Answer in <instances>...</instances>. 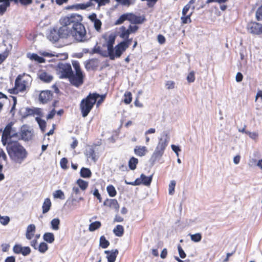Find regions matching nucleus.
<instances>
[{"instance_id":"0e129e2a","label":"nucleus","mask_w":262,"mask_h":262,"mask_svg":"<svg viewBox=\"0 0 262 262\" xmlns=\"http://www.w3.org/2000/svg\"><path fill=\"white\" fill-rule=\"evenodd\" d=\"M93 195L97 198V199L99 200V202L100 203L102 202V198L99 192V191L97 189H95L93 192Z\"/></svg>"},{"instance_id":"052dcab7","label":"nucleus","mask_w":262,"mask_h":262,"mask_svg":"<svg viewBox=\"0 0 262 262\" xmlns=\"http://www.w3.org/2000/svg\"><path fill=\"white\" fill-rule=\"evenodd\" d=\"M166 87L167 89H173L174 88L175 83L173 81H167L165 84Z\"/></svg>"},{"instance_id":"4c0bfd02","label":"nucleus","mask_w":262,"mask_h":262,"mask_svg":"<svg viewBox=\"0 0 262 262\" xmlns=\"http://www.w3.org/2000/svg\"><path fill=\"white\" fill-rule=\"evenodd\" d=\"M107 192L111 197H114L116 195L117 191L114 186L112 185H109L106 187Z\"/></svg>"},{"instance_id":"7c9ffc66","label":"nucleus","mask_w":262,"mask_h":262,"mask_svg":"<svg viewBox=\"0 0 262 262\" xmlns=\"http://www.w3.org/2000/svg\"><path fill=\"white\" fill-rule=\"evenodd\" d=\"M30 59L39 63H45L46 62V59L44 58L38 56L35 53L32 54L30 56Z\"/></svg>"},{"instance_id":"8fccbe9b","label":"nucleus","mask_w":262,"mask_h":262,"mask_svg":"<svg viewBox=\"0 0 262 262\" xmlns=\"http://www.w3.org/2000/svg\"><path fill=\"white\" fill-rule=\"evenodd\" d=\"M176 185L175 181H171L169 184V194L170 195L173 194L174 192V188Z\"/></svg>"},{"instance_id":"a878e982","label":"nucleus","mask_w":262,"mask_h":262,"mask_svg":"<svg viewBox=\"0 0 262 262\" xmlns=\"http://www.w3.org/2000/svg\"><path fill=\"white\" fill-rule=\"evenodd\" d=\"M124 232V227L121 225H117L113 229V233L118 237H121L123 235Z\"/></svg>"},{"instance_id":"a211bd4d","label":"nucleus","mask_w":262,"mask_h":262,"mask_svg":"<svg viewBox=\"0 0 262 262\" xmlns=\"http://www.w3.org/2000/svg\"><path fill=\"white\" fill-rule=\"evenodd\" d=\"M104 253L106 254V258L108 262H115L119 253L117 249L112 250H106Z\"/></svg>"},{"instance_id":"09e8293b","label":"nucleus","mask_w":262,"mask_h":262,"mask_svg":"<svg viewBox=\"0 0 262 262\" xmlns=\"http://www.w3.org/2000/svg\"><path fill=\"white\" fill-rule=\"evenodd\" d=\"M48 249V245L44 242L41 243L38 246V250L41 253H45Z\"/></svg>"},{"instance_id":"3c124183","label":"nucleus","mask_w":262,"mask_h":262,"mask_svg":"<svg viewBox=\"0 0 262 262\" xmlns=\"http://www.w3.org/2000/svg\"><path fill=\"white\" fill-rule=\"evenodd\" d=\"M68 163V161L66 158H62L60 161V165L61 167L63 169H66L68 168L67 164Z\"/></svg>"},{"instance_id":"4d7b16f0","label":"nucleus","mask_w":262,"mask_h":262,"mask_svg":"<svg viewBox=\"0 0 262 262\" xmlns=\"http://www.w3.org/2000/svg\"><path fill=\"white\" fill-rule=\"evenodd\" d=\"M178 250L179 254L180 257L182 258H185L186 256V254L185 253V252L184 251V250H183L182 247L180 245H178Z\"/></svg>"},{"instance_id":"aec40b11","label":"nucleus","mask_w":262,"mask_h":262,"mask_svg":"<svg viewBox=\"0 0 262 262\" xmlns=\"http://www.w3.org/2000/svg\"><path fill=\"white\" fill-rule=\"evenodd\" d=\"M35 229L36 227L34 224H30L27 227L26 236L28 239L32 238L35 232Z\"/></svg>"},{"instance_id":"6e6d98bb","label":"nucleus","mask_w":262,"mask_h":262,"mask_svg":"<svg viewBox=\"0 0 262 262\" xmlns=\"http://www.w3.org/2000/svg\"><path fill=\"white\" fill-rule=\"evenodd\" d=\"M106 98V95H100V96L98 97V98H99L98 100H97L96 101V105L97 107L99 106V105L104 101L105 99Z\"/></svg>"},{"instance_id":"39448f33","label":"nucleus","mask_w":262,"mask_h":262,"mask_svg":"<svg viewBox=\"0 0 262 262\" xmlns=\"http://www.w3.org/2000/svg\"><path fill=\"white\" fill-rule=\"evenodd\" d=\"M13 123H9L3 130L1 142L3 146H5L10 143L15 141L12 138L17 136L16 133H12Z\"/></svg>"},{"instance_id":"72a5a7b5","label":"nucleus","mask_w":262,"mask_h":262,"mask_svg":"<svg viewBox=\"0 0 262 262\" xmlns=\"http://www.w3.org/2000/svg\"><path fill=\"white\" fill-rule=\"evenodd\" d=\"M110 245V242L107 241L104 235L100 237L99 246L103 249H105Z\"/></svg>"},{"instance_id":"412c9836","label":"nucleus","mask_w":262,"mask_h":262,"mask_svg":"<svg viewBox=\"0 0 262 262\" xmlns=\"http://www.w3.org/2000/svg\"><path fill=\"white\" fill-rule=\"evenodd\" d=\"M147 152V149L145 146H137L134 149V152L139 157L145 155Z\"/></svg>"},{"instance_id":"4be33fe9","label":"nucleus","mask_w":262,"mask_h":262,"mask_svg":"<svg viewBox=\"0 0 262 262\" xmlns=\"http://www.w3.org/2000/svg\"><path fill=\"white\" fill-rule=\"evenodd\" d=\"M51 206V200L49 198L45 199L42 206V213H47L50 210Z\"/></svg>"},{"instance_id":"9d476101","label":"nucleus","mask_w":262,"mask_h":262,"mask_svg":"<svg viewBox=\"0 0 262 262\" xmlns=\"http://www.w3.org/2000/svg\"><path fill=\"white\" fill-rule=\"evenodd\" d=\"M247 31L253 35L262 34V24L256 21H250L247 26Z\"/></svg>"},{"instance_id":"c85d7f7f","label":"nucleus","mask_w":262,"mask_h":262,"mask_svg":"<svg viewBox=\"0 0 262 262\" xmlns=\"http://www.w3.org/2000/svg\"><path fill=\"white\" fill-rule=\"evenodd\" d=\"M125 20L129 21V13H125L121 15L119 18L115 21L116 25H121L123 23Z\"/></svg>"},{"instance_id":"774afa93","label":"nucleus","mask_w":262,"mask_h":262,"mask_svg":"<svg viewBox=\"0 0 262 262\" xmlns=\"http://www.w3.org/2000/svg\"><path fill=\"white\" fill-rule=\"evenodd\" d=\"M190 4H187V5H186L183 10H182V15H185L187 14L188 11H189V10L190 9Z\"/></svg>"},{"instance_id":"79ce46f5","label":"nucleus","mask_w":262,"mask_h":262,"mask_svg":"<svg viewBox=\"0 0 262 262\" xmlns=\"http://www.w3.org/2000/svg\"><path fill=\"white\" fill-rule=\"evenodd\" d=\"M49 38L50 40L53 42H56L58 41L59 38H60L59 33H57L55 31L54 32H51L49 36Z\"/></svg>"},{"instance_id":"423d86ee","label":"nucleus","mask_w":262,"mask_h":262,"mask_svg":"<svg viewBox=\"0 0 262 262\" xmlns=\"http://www.w3.org/2000/svg\"><path fill=\"white\" fill-rule=\"evenodd\" d=\"M168 142L169 140L167 135L165 138H161L159 139L155 150L151 156L152 159L154 161L159 159L163 156L165 149L168 145Z\"/></svg>"},{"instance_id":"ddd939ff","label":"nucleus","mask_w":262,"mask_h":262,"mask_svg":"<svg viewBox=\"0 0 262 262\" xmlns=\"http://www.w3.org/2000/svg\"><path fill=\"white\" fill-rule=\"evenodd\" d=\"M20 136L21 139L24 141H29L32 139L33 136V132L26 126L21 128L20 131Z\"/></svg>"},{"instance_id":"0eeeda50","label":"nucleus","mask_w":262,"mask_h":262,"mask_svg":"<svg viewBox=\"0 0 262 262\" xmlns=\"http://www.w3.org/2000/svg\"><path fill=\"white\" fill-rule=\"evenodd\" d=\"M57 71L60 75V78H69L72 75L73 72L71 64L63 62H60L58 64Z\"/></svg>"},{"instance_id":"2f4dec72","label":"nucleus","mask_w":262,"mask_h":262,"mask_svg":"<svg viewBox=\"0 0 262 262\" xmlns=\"http://www.w3.org/2000/svg\"><path fill=\"white\" fill-rule=\"evenodd\" d=\"M43 238L44 241L49 243H52L55 240L54 234L51 232L45 233L43 236Z\"/></svg>"},{"instance_id":"5701e85b","label":"nucleus","mask_w":262,"mask_h":262,"mask_svg":"<svg viewBox=\"0 0 262 262\" xmlns=\"http://www.w3.org/2000/svg\"><path fill=\"white\" fill-rule=\"evenodd\" d=\"M39 78L41 80L45 82H50L53 79L52 76L48 74L47 72L41 71L39 74Z\"/></svg>"},{"instance_id":"ea45409f","label":"nucleus","mask_w":262,"mask_h":262,"mask_svg":"<svg viewBox=\"0 0 262 262\" xmlns=\"http://www.w3.org/2000/svg\"><path fill=\"white\" fill-rule=\"evenodd\" d=\"M192 12H191L188 15H183L182 16V17H181V20L182 21V24H188V23H190L191 22V16L192 15Z\"/></svg>"},{"instance_id":"bb28decb","label":"nucleus","mask_w":262,"mask_h":262,"mask_svg":"<svg viewBox=\"0 0 262 262\" xmlns=\"http://www.w3.org/2000/svg\"><path fill=\"white\" fill-rule=\"evenodd\" d=\"M139 160L137 158L134 157L130 158L128 161V167L129 169L132 170L136 169Z\"/></svg>"},{"instance_id":"864d4df0","label":"nucleus","mask_w":262,"mask_h":262,"mask_svg":"<svg viewBox=\"0 0 262 262\" xmlns=\"http://www.w3.org/2000/svg\"><path fill=\"white\" fill-rule=\"evenodd\" d=\"M94 27L97 31H99L101 30L102 23L100 19H98L94 21Z\"/></svg>"},{"instance_id":"13d9d810","label":"nucleus","mask_w":262,"mask_h":262,"mask_svg":"<svg viewBox=\"0 0 262 262\" xmlns=\"http://www.w3.org/2000/svg\"><path fill=\"white\" fill-rule=\"evenodd\" d=\"M9 221L10 219L7 216L0 217V222L4 225H7L9 223Z\"/></svg>"},{"instance_id":"e433bc0d","label":"nucleus","mask_w":262,"mask_h":262,"mask_svg":"<svg viewBox=\"0 0 262 262\" xmlns=\"http://www.w3.org/2000/svg\"><path fill=\"white\" fill-rule=\"evenodd\" d=\"M132 101V94L130 92L127 91L124 94L123 102L126 104H129Z\"/></svg>"},{"instance_id":"f257e3e1","label":"nucleus","mask_w":262,"mask_h":262,"mask_svg":"<svg viewBox=\"0 0 262 262\" xmlns=\"http://www.w3.org/2000/svg\"><path fill=\"white\" fill-rule=\"evenodd\" d=\"M82 21V17L76 14L61 18L60 23L62 26L58 30L60 38H68L72 36L78 41H84L86 30Z\"/></svg>"},{"instance_id":"6e6552de","label":"nucleus","mask_w":262,"mask_h":262,"mask_svg":"<svg viewBox=\"0 0 262 262\" xmlns=\"http://www.w3.org/2000/svg\"><path fill=\"white\" fill-rule=\"evenodd\" d=\"M125 46V45L122 42L116 45L115 48H113L111 52H108L110 58L111 60H114L116 58L120 57L122 53L127 49Z\"/></svg>"},{"instance_id":"5fc2aeb1","label":"nucleus","mask_w":262,"mask_h":262,"mask_svg":"<svg viewBox=\"0 0 262 262\" xmlns=\"http://www.w3.org/2000/svg\"><path fill=\"white\" fill-rule=\"evenodd\" d=\"M21 253L24 256H27L31 253V249L29 247H22Z\"/></svg>"},{"instance_id":"69168bd1","label":"nucleus","mask_w":262,"mask_h":262,"mask_svg":"<svg viewBox=\"0 0 262 262\" xmlns=\"http://www.w3.org/2000/svg\"><path fill=\"white\" fill-rule=\"evenodd\" d=\"M73 67L75 70V73H82L79 63L75 62L73 64Z\"/></svg>"},{"instance_id":"bf43d9fd","label":"nucleus","mask_w":262,"mask_h":262,"mask_svg":"<svg viewBox=\"0 0 262 262\" xmlns=\"http://www.w3.org/2000/svg\"><path fill=\"white\" fill-rule=\"evenodd\" d=\"M128 29L129 31L130 32V34L135 33L139 29V27L136 25H134V26L129 25Z\"/></svg>"},{"instance_id":"e2e57ef3","label":"nucleus","mask_w":262,"mask_h":262,"mask_svg":"<svg viewBox=\"0 0 262 262\" xmlns=\"http://www.w3.org/2000/svg\"><path fill=\"white\" fill-rule=\"evenodd\" d=\"M22 247L19 245H15L13 247V251L15 253L19 254L21 253Z\"/></svg>"},{"instance_id":"9b49d317","label":"nucleus","mask_w":262,"mask_h":262,"mask_svg":"<svg viewBox=\"0 0 262 262\" xmlns=\"http://www.w3.org/2000/svg\"><path fill=\"white\" fill-rule=\"evenodd\" d=\"M84 75L83 73H75L72 72V75L68 78L70 83L74 86L78 87L83 83Z\"/></svg>"},{"instance_id":"a18cd8bd","label":"nucleus","mask_w":262,"mask_h":262,"mask_svg":"<svg viewBox=\"0 0 262 262\" xmlns=\"http://www.w3.org/2000/svg\"><path fill=\"white\" fill-rule=\"evenodd\" d=\"M255 18L257 21L262 20V5L257 8L255 12Z\"/></svg>"},{"instance_id":"1a4fd4ad","label":"nucleus","mask_w":262,"mask_h":262,"mask_svg":"<svg viewBox=\"0 0 262 262\" xmlns=\"http://www.w3.org/2000/svg\"><path fill=\"white\" fill-rule=\"evenodd\" d=\"M152 181V176L150 177H146L144 174L142 173L140 175V178H137L134 182H127L125 181V184L130 185L132 186H137L143 184L145 186H149L150 185Z\"/></svg>"},{"instance_id":"c756f323","label":"nucleus","mask_w":262,"mask_h":262,"mask_svg":"<svg viewBox=\"0 0 262 262\" xmlns=\"http://www.w3.org/2000/svg\"><path fill=\"white\" fill-rule=\"evenodd\" d=\"M101 226V223L100 221H95L90 224L89 227V230L91 232H93L98 229Z\"/></svg>"},{"instance_id":"58836bf2","label":"nucleus","mask_w":262,"mask_h":262,"mask_svg":"<svg viewBox=\"0 0 262 262\" xmlns=\"http://www.w3.org/2000/svg\"><path fill=\"white\" fill-rule=\"evenodd\" d=\"M60 220L59 219L55 218L51 222V228L53 230H57L59 228Z\"/></svg>"},{"instance_id":"603ef678","label":"nucleus","mask_w":262,"mask_h":262,"mask_svg":"<svg viewBox=\"0 0 262 262\" xmlns=\"http://www.w3.org/2000/svg\"><path fill=\"white\" fill-rule=\"evenodd\" d=\"M195 74L193 71L190 72L187 75V80L189 82H193L195 80Z\"/></svg>"},{"instance_id":"f704fd0d","label":"nucleus","mask_w":262,"mask_h":262,"mask_svg":"<svg viewBox=\"0 0 262 262\" xmlns=\"http://www.w3.org/2000/svg\"><path fill=\"white\" fill-rule=\"evenodd\" d=\"M76 184L82 190H85V189H86L89 186V183L88 182L81 179H79L78 180H77Z\"/></svg>"},{"instance_id":"cd10ccee","label":"nucleus","mask_w":262,"mask_h":262,"mask_svg":"<svg viewBox=\"0 0 262 262\" xmlns=\"http://www.w3.org/2000/svg\"><path fill=\"white\" fill-rule=\"evenodd\" d=\"M80 176L84 178H90L92 176L91 171L89 168L82 167L80 170Z\"/></svg>"},{"instance_id":"f3484780","label":"nucleus","mask_w":262,"mask_h":262,"mask_svg":"<svg viewBox=\"0 0 262 262\" xmlns=\"http://www.w3.org/2000/svg\"><path fill=\"white\" fill-rule=\"evenodd\" d=\"M104 206H107L109 208L114 209L116 211L118 212L119 209V204L116 199H107L103 203Z\"/></svg>"},{"instance_id":"20e7f679","label":"nucleus","mask_w":262,"mask_h":262,"mask_svg":"<svg viewBox=\"0 0 262 262\" xmlns=\"http://www.w3.org/2000/svg\"><path fill=\"white\" fill-rule=\"evenodd\" d=\"M100 94L97 93H89L84 98L82 99L79 104L81 115L86 117L92 111Z\"/></svg>"},{"instance_id":"37998d69","label":"nucleus","mask_w":262,"mask_h":262,"mask_svg":"<svg viewBox=\"0 0 262 262\" xmlns=\"http://www.w3.org/2000/svg\"><path fill=\"white\" fill-rule=\"evenodd\" d=\"M2 158L5 162H7L8 161L7 156L2 148H0V158ZM3 168V165L0 163V172L2 171Z\"/></svg>"},{"instance_id":"a19ab883","label":"nucleus","mask_w":262,"mask_h":262,"mask_svg":"<svg viewBox=\"0 0 262 262\" xmlns=\"http://www.w3.org/2000/svg\"><path fill=\"white\" fill-rule=\"evenodd\" d=\"M119 4L122 6H129L130 5L134 4L135 0H115Z\"/></svg>"},{"instance_id":"6ab92c4d","label":"nucleus","mask_w":262,"mask_h":262,"mask_svg":"<svg viewBox=\"0 0 262 262\" xmlns=\"http://www.w3.org/2000/svg\"><path fill=\"white\" fill-rule=\"evenodd\" d=\"M85 156L89 159H91L93 161L96 162L98 159V156L96 154L93 147L90 148L85 153Z\"/></svg>"},{"instance_id":"de8ad7c7","label":"nucleus","mask_w":262,"mask_h":262,"mask_svg":"<svg viewBox=\"0 0 262 262\" xmlns=\"http://www.w3.org/2000/svg\"><path fill=\"white\" fill-rule=\"evenodd\" d=\"M190 238L191 241L194 242H199L202 239V235L200 233L192 234L190 235Z\"/></svg>"},{"instance_id":"473e14b6","label":"nucleus","mask_w":262,"mask_h":262,"mask_svg":"<svg viewBox=\"0 0 262 262\" xmlns=\"http://www.w3.org/2000/svg\"><path fill=\"white\" fill-rule=\"evenodd\" d=\"M35 120L38 123L41 130L43 133L45 132L47 125L46 122L44 120L38 117H36Z\"/></svg>"},{"instance_id":"7ed1b4c3","label":"nucleus","mask_w":262,"mask_h":262,"mask_svg":"<svg viewBox=\"0 0 262 262\" xmlns=\"http://www.w3.org/2000/svg\"><path fill=\"white\" fill-rule=\"evenodd\" d=\"M31 81V77L26 74H19L15 79L14 86L8 90V92L11 94H17L19 93H23L29 87Z\"/></svg>"},{"instance_id":"49530a36","label":"nucleus","mask_w":262,"mask_h":262,"mask_svg":"<svg viewBox=\"0 0 262 262\" xmlns=\"http://www.w3.org/2000/svg\"><path fill=\"white\" fill-rule=\"evenodd\" d=\"M53 196L54 198L64 199V194L61 190H56L53 193Z\"/></svg>"},{"instance_id":"c9c22d12","label":"nucleus","mask_w":262,"mask_h":262,"mask_svg":"<svg viewBox=\"0 0 262 262\" xmlns=\"http://www.w3.org/2000/svg\"><path fill=\"white\" fill-rule=\"evenodd\" d=\"M92 1H94L97 3L98 0H90V2H89L86 3L77 4L76 6V7L78 9H81V10L85 9L88 8V7L92 6V2H91Z\"/></svg>"},{"instance_id":"b1692460","label":"nucleus","mask_w":262,"mask_h":262,"mask_svg":"<svg viewBox=\"0 0 262 262\" xmlns=\"http://www.w3.org/2000/svg\"><path fill=\"white\" fill-rule=\"evenodd\" d=\"M89 53L91 55L94 54H98L103 56H107L106 53L101 50L100 46L98 45V43H97L94 48L91 49V50L89 52Z\"/></svg>"},{"instance_id":"c03bdc74","label":"nucleus","mask_w":262,"mask_h":262,"mask_svg":"<svg viewBox=\"0 0 262 262\" xmlns=\"http://www.w3.org/2000/svg\"><path fill=\"white\" fill-rule=\"evenodd\" d=\"M15 4H18L19 3L23 6H28L32 4V0H15L12 1Z\"/></svg>"},{"instance_id":"338daca9","label":"nucleus","mask_w":262,"mask_h":262,"mask_svg":"<svg viewBox=\"0 0 262 262\" xmlns=\"http://www.w3.org/2000/svg\"><path fill=\"white\" fill-rule=\"evenodd\" d=\"M158 41L160 44H163L165 42L166 39L165 37L161 34H159L157 37Z\"/></svg>"},{"instance_id":"f8f14e48","label":"nucleus","mask_w":262,"mask_h":262,"mask_svg":"<svg viewBox=\"0 0 262 262\" xmlns=\"http://www.w3.org/2000/svg\"><path fill=\"white\" fill-rule=\"evenodd\" d=\"M53 93L51 91H41L39 95V101L43 103H47L52 99Z\"/></svg>"},{"instance_id":"2eb2a0df","label":"nucleus","mask_w":262,"mask_h":262,"mask_svg":"<svg viewBox=\"0 0 262 262\" xmlns=\"http://www.w3.org/2000/svg\"><path fill=\"white\" fill-rule=\"evenodd\" d=\"M99 61L97 58H92L86 60L84 63L85 69L88 70H95L99 66Z\"/></svg>"},{"instance_id":"4468645a","label":"nucleus","mask_w":262,"mask_h":262,"mask_svg":"<svg viewBox=\"0 0 262 262\" xmlns=\"http://www.w3.org/2000/svg\"><path fill=\"white\" fill-rule=\"evenodd\" d=\"M146 20L145 16H137L133 13H129V21L132 24H142Z\"/></svg>"},{"instance_id":"393cba45","label":"nucleus","mask_w":262,"mask_h":262,"mask_svg":"<svg viewBox=\"0 0 262 262\" xmlns=\"http://www.w3.org/2000/svg\"><path fill=\"white\" fill-rule=\"evenodd\" d=\"M130 32L124 26H122L120 29L119 36L122 39H127L130 35Z\"/></svg>"},{"instance_id":"f03ea898","label":"nucleus","mask_w":262,"mask_h":262,"mask_svg":"<svg viewBox=\"0 0 262 262\" xmlns=\"http://www.w3.org/2000/svg\"><path fill=\"white\" fill-rule=\"evenodd\" d=\"M5 147L10 159L15 163L20 164L28 156L27 149L17 140L10 143Z\"/></svg>"},{"instance_id":"dca6fc26","label":"nucleus","mask_w":262,"mask_h":262,"mask_svg":"<svg viewBox=\"0 0 262 262\" xmlns=\"http://www.w3.org/2000/svg\"><path fill=\"white\" fill-rule=\"evenodd\" d=\"M103 38L105 39L106 41L108 52H111L112 50L114 48V44L116 39V35L113 33H111L108 36L104 35Z\"/></svg>"},{"instance_id":"680f3d73","label":"nucleus","mask_w":262,"mask_h":262,"mask_svg":"<svg viewBox=\"0 0 262 262\" xmlns=\"http://www.w3.org/2000/svg\"><path fill=\"white\" fill-rule=\"evenodd\" d=\"M8 52H5L3 54H0V64H1L8 56Z\"/></svg>"}]
</instances>
